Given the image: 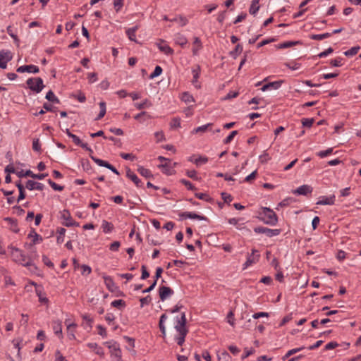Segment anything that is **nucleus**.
Returning a JSON list of instances; mask_svg holds the SVG:
<instances>
[{
    "mask_svg": "<svg viewBox=\"0 0 361 361\" xmlns=\"http://www.w3.org/2000/svg\"><path fill=\"white\" fill-rule=\"evenodd\" d=\"M186 317L185 312H182L180 317H176L175 329L178 333V336L176 337L178 345H182L185 342V338L188 334V330L186 326Z\"/></svg>",
    "mask_w": 361,
    "mask_h": 361,
    "instance_id": "f257e3e1",
    "label": "nucleus"
},
{
    "mask_svg": "<svg viewBox=\"0 0 361 361\" xmlns=\"http://www.w3.org/2000/svg\"><path fill=\"white\" fill-rule=\"evenodd\" d=\"M11 255L13 258V260L16 262H18V263L20 264L21 265L26 267H32L35 269H36V267L32 263L31 259L30 257H28L27 256H26L21 250H20L17 247H11Z\"/></svg>",
    "mask_w": 361,
    "mask_h": 361,
    "instance_id": "f03ea898",
    "label": "nucleus"
},
{
    "mask_svg": "<svg viewBox=\"0 0 361 361\" xmlns=\"http://www.w3.org/2000/svg\"><path fill=\"white\" fill-rule=\"evenodd\" d=\"M262 210L261 214L264 216L261 219L264 224L275 226L278 223L277 215L272 209L268 207H262Z\"/></svg>",
    "mask_w": 361,
    "mask_h": 361,
    "instance_id": "7ed1b4c3",
    "label": "nucleus"
},
{
    "mask_svg": "<svg viewBox=\"0 0 361 361\" xmlns=\"http://www.w3.org/2000/svg\"><path fill=\"white\" fill-rule=\"evenodd\" d=\"M108 348L110 350L111 356L113 361H122L121 360V351L120 349L119 344L114 341H110L104 343Z\"/></svg>",
    "mask_w": 361,
    "mask_h": 361,
    "instance_id": "20e7f679",
    "label": "nucleus"
},
{
    "mask_svg": "<svg viewBox=\"0 0 361 361\" xmlns=\"http://www.w3.org/2000/svg\"><path fill=\"white\" fill-rule=\"evenodd\" d=\"M26 84L32 91L36 93L40 92L44 87L42 79L39 77L29 78Z\"/></svg>",
    "mask_w": 361,
    "mask_h": 361,
    "instance_id": "39448f33",
    "label": "nucleus"
},
{
    "mask_svg": "<svg viewBox=\"0 0 361 361\" xmlns=\"http://www.w3.org/2000/svg\"><path fill=\"white\" fill-rule=\"evenodd\" d=\"M254 231L256 233H263L265 234L267 236L271 238L274 236H276L280 234L281 230L280 229H271L267 227L263 226H258L255 227L254 228Z\"/></svg>",
    "mask_w": 361,
    "mask_h": 361,
    "instance_id": "423d86ee",
    "label": "nucleus"
},
{
    "mask_svg": "<svg viewBox=\"0 0 361 361\" xmlns=\"http://www.w3.org/2000/svg\"><path fill=\"white\" fill-rule=\"evenodd\" d=\"M66 133L67 134V135L72 138L73 140V142L76 145H78V146H80L82 148L85 149V150L88 151L90 154H92L93 153V151L92 149L88 147L87 144V143H83L82 142V141L80 140V139L79 138V137H78L77 135H75V134H73L68 129H66Z\"/></svg>",
    "mask_w": 361,
    "mask_h": 361,
    "instance_id": "0eeeda50",
    "label": "nucleus"
},
{
    "mask_svg": "<svg viewBox=\"0 0 361 361\" xmlns=\"http://www.w3.org/2000/svg\"><path fill=\"white\" fill-rule=\"evenodd\" d=\"M260 257V255L259 254L258 250L255 249L252 250V253L249 255L247 257V260L243 264V269H247L248 267L252 265V264L257 263Z\"/></svg>",
    "mask_w": 361,
    "mask_h": 361,
    "instance_id": "6e6552de",
    "label": "nucleus"
},
{
    "mask_svg": "<svg viewBox=\"0 0 361 361\" xmlns=\"http://www.w3.org/2000/svg\"><path fill=\"white\" fill-rule=\"evenodd\" d=\"M16 175L19 177V178H23V177H27V176H30L32 178H35V179H39V180H42L44 179L46 176H47V173H39V174H35L32 173V171H31L30 170H27L25 172H24L23 170L20 171H18L16 173Z\"/></svg>",
    "mask_w": 361,
    "mask_h": 361,
    "instance_id": "1a4fd4ad",
    "label": "nucleus"
},
{
    "mask_svg": "<svg viewBox=\"0 0 361 361\" xmlns=\"http://www.w3.org/2000/svg\"><path fill=\"white\" fill-rule=\"evenodd\" d=\"M12 54L11 51H0V68H6L7 63L12 59Z\"/></svg>",
    "mask_w": 361,
    "mask_h": 361,
    "instance_id": "9d476101",
    "label": "nucleus"
},
{
    "mask_svg": "<svg viewBox=\"0 0 361 361\" xmlns=\"http://www.w3.org/2000/svg\"><path fill=\"white\" fill-rule=\"evenodd\" d=\"M91 159L99 166H103L111 170L113 173L115 174L119 175V172L118 170L111 164H110L109 162L104 161L102 159L96 158L92 155H90Z\"/></svg>",
    "mask_w": 361,
    "mask_h": 361,
    "instance_id": "9b49d317",
    "label": "nucleus"
},
{
    "mask_svg": "<svg viewBox=\"0 0 361 361\" xmlns=\"http://www.w3.org/2000/svg\"><path fill=\"white\" fill-rule=\"evenodd\" d=\"M173 290L168 286H161L159 288V295L161 301L166 300L173 294Z\"/></svg>",
    "mask_w": 361,
    "mask_h": 361,
    "instance_id": "f8f14e48",
    "label": "nucleus"
},
{
    "mask_svg": "<svg viewBox=\"0 0 361 361\" xmlns=\"http://www.w3.org/2000/svg\"><path fill=\"white\" fill-rule=\"evenodd\" d=\"M61 219L64 221L63 224L66 226L69 227L75 224L68 210L63 209L61 212Z\"/></svg>",
    "mask_w": 361,
    "mask_h": 361,
    "instance_id": "ddd939ff",
    "label": "nucleus"
},
{
    "mask_svg": "<svg viewBox=\"0 0 361 361\" xmlns=\"http://www.w3.org/2000/svg\"><path fill=\"white\" fill-rule=\"evenodd\" d=\"M200 72L201 68L200 65H196L192 68V73L193 75V78L192 80V83L197 89L200 88L201 87L200 82H198V78H200Z\"/></svg>",
    "mask_w": 361,
    "mask_h": 361,
    "instance_id": "4468645a",
    "label": "nucleus"
},
{
    "mask_svg": "<svg viewBox=\"0 0 361 361\" xmlns=\"http://www.w3.org/2000/svg\"><path fill=\"white\" fill-rule=\"evenodd\" d=\"M313 188L308 185H302L293 191V193L298 195H307L312 192Z\"/></svg>",
    "mask_w": 361,
    "mask_h": 361,
    "instance_id": "2eb2a0df",
    "label": "nucleus"
},
{
    "mask_svg": "<svg viewBox=\"0 0 361 361\" xmlns=\"http://www.w3.org/2000/svg\"><path fill=\"white\" fill-rule=\"evenodd\" d=\"M179 215L180 217H182L183 219H197V220H200V221H207V218L204 216H201V215L197 214L193 212H182Z\"/></svg>",
    "mask_w": 361,
    "mask_h": 361,
    "instance_id": "dca6fc26",
    "label": "nucleus"
},
{
    "mask_svg": "<svg viewBox=\"0 0 361 361\" xmlns=\"http://www.w3.org/2000/svg\"><path fill=\"white\" fill-rule=\"evenodd\" d=\"M16 71L18 73L27 72V73H37L39 71V69L37 66H35V65H25V66H21L18 67L17 68Z\"/></svg>",
    "mask_w": 361,
    "mask_h": 361,
    "instance_id": "f3484780",
    "label": "nucleus"
},
{
    "mask_svg": "<svg viewBox=\"0 0 361 361\" xmlns=\"http://www.w3.org/2000/svg\"><path fill=\"white\" fill-rule=\"evenodd\" d=\"M335 202V195H333L330 197L321 196L317 202L319 205H333Z\"/></svg>",
    "mask_w": 361,
    "mask_h": 361,
    "instance_id": "a211bd4d",
    "label": "nucleus"
},
{
    "mask_svg": "<svg viewBox=\"0 0 361 361\" xmlns=\"http://www.w3.org/2000/svg\"><path fill=\"white\" fill-rule=\"evenodd\" d=\"M159 49L166 55H173V49L166 44L164 40H161L159 43L157 44Z\"/></svg>",
    "mask_w": 361,
    "mask_h": 361,
    "instance_id": "6ab92c4d",
    "label": "nucleus"
},
{
    "mask_svg": "<svg viewBox=\"0 0 361 361\" xmlns=\"http://www.w3.org/2000/svg\"><path fill=\"white\" fill-rule=\"evenodd\" d=\"M26 188L30 190H42L44 189V185L41 183L35 182L32 180H29L27 181L25 185Z\"/></svg>",
    "mask_w": 361,
    "mask_h": 361,
    "instance_id": "aec40b11",
    "label": "nucleus"
},
{
    "mask_svg": "<svg viewBox=\"0 0 361 361\" xmlns=\"http://www.w3.org/2000/svg\"><path fill=\"white\" fill-rule=\"evenodd\" d=\"M126 176L130 179L137 187H141L142 186V182L139 179V178L137 176L136 174H135L130 169H128L126 171Z\"/></svg>",
    "mask_w": 361,
    "mask_h": 361,
    "instance_id": "412c9836",
    "label": "nucleus"
},
{
    "mask_svg": "<svg viewBox=\"0 0 361 361\" xmlns=\"http://www.w3.org/2000/svg\"><path fill=\"white\" fill-rule=\"evenodd\" d=\"M103 279L104 280V283L108 290H110L111 292H114L116 288V286L113 279L111 276L106 275L103 276Z\"/></svg>",
    "mask_w": 361,
    "mask_h": 361,
    "instance_id": "4be33fe9",
    "label": "nucleus"
},
{
    "mask_svg": "<svg viewBox=\"0 0 361 361\" xmlns=\"http://www.w3.org/2000/svg\"><path fill=\"white\" fill-rule=\"evenodd\" d=\"M138 25H135L133 27L128 28L126 32L128 39L136 43H137L138 42L136 39L135 32L138 30Z\"/></svg>",
    "mask_w": 361,
    "mask_h": 361,
    "instance_id": "5701e85b",
    "label": "nucleus"
},
{
    "mask_svg": "<svg viewBox=\"0 0 361 361\" xmlns=\"http://www.w3.org/2000/svg\"><path fill=\"white\" fill-rule=\"evenodd\" d=\"M53 330L54 334L59 338H62V324L61 321H54L53 322Z\"/></svg>",
    "mask_w": 361,
    "mask_h": 361,
    "instance_id": "b1692460",
    "label": "nucleus"
},
{
    "mask_svg": "<svg viewBox=\"0 0 361 361\" xmlns=\"http://www.w3.org/2000/svg\"><path fill=\"white\" fill-rule=\"evenodd\" d=\"M66 230L64 228H58L56 230V243L61 244L64 242V237Z\"/></svg>",
    "mask_w": 361,
    "mask_h": 361,
    "instance_id": "393cba45",
    "label": "nucleus"
},
{
    "mask_svg": "<svg viewBox=\"0 0 361 361\" xmlns=\"http://www.w3.org/2000/svg\"><path fill=\"white\" fill-rule=\"evenodd\" d=\"M170 161H166L159 165V168L162 169V172L166 175H171L173 173V169L170 166Z\"/></svg>",
    "mask_w": 361,
    "mask_h": 361,
    "instance_id": "a878e982",
    "label": "nucleus"
},
{
    "mask_svg": "<svg viewBox=\"0 0 361 361\" xmlns=\"http://www.w3.org/2000/svg\"><path fill=\"white\" fill-rule=\"evenodd\" d=\"M174 41L176 44L181 47L185 46L188 43V39H186V37L183 35H181L180 33L176 35Z\"/></svg>",
    "mask_w": 361,
    "mask_h": 361,
    "instance_id": "bb28decb",
    "label": "nucleus"
},
{
    "mask_svg": "<svg viewBox=\"0 0 361 361\" xmlns=\"http://www.w3.org/2000/svg\"><path fill=\"white\" fill-rule=\"evenodd\" d=\"M193 44L194 47L192 48V54L193 55H197L198 54V51L202 48V44L201 40L197 37H195L194 38Z\"/></svg>",
    "mask_w": 361,
    "mask_h": 361,
    "instance_id": "cd10ccee",
    "label": "nucleus"
},
{
    "mask_svg": "<svg viewBox=\"0 0 361 361\" xmlns=\"http://www.w3.org/2000/svg\"><path fill=\"white\" fill-rule=\"evenodd\" d=\"M167 319V316L166 314H163L160 317L159 327L164 337L166 336V327L164 325V322Z\"/></svg>",
    "mask_w": 361,
    "mask_h": 361,
    "instance_id": "c85d7f7f",
    "label": "nucleus"
},
{
    "mask_svg": "<svg viewBox=\"0 0 361 361\" xmlns=\"http://www.w3.org/2000/svg\"><path fill=\"white\" fill-rule=\"evenodd\" d=\"M151 118L146 111H142L134 116L135 120L139 121L140 123H144L146 120Z\"/></svg>",
    "mask_w": 361,
    "mask_h": 361,
    "instance_id": "c756f323",
    "label": "nucleus"
},
{
    "mask_svg": "<svg viewBox=\"0 0 361 361\" xmlns=\"http://www.w3.org/2000/svg\"><path fill=\"white\" fill-rule=\"evenodd\" d=\"M259 0H253L251 3L249 12L251 15H255L259 9Z\"/></svg>",
    "mask_w": 361,
    "mask_h": 361,
    "instance_id": "7c9ffc66",
    "label": "nucleus"
},
{
    "mask_svg": "<svg viewBox=\"0 0 361 361\" xmlns=\"http://www.w3.org/2000/svg\"><path fill=\"white\" fill-rule=\"evenodd\" d=\"M300 44V41H288L276 45L277 49L289 48L293 45Z\"/></svg>",
    "mask_w": 361,
    "mask_h": 361,
    "instance_id": "2f4dec72",
    "label": "nucleus"
},
{
    "mask_svg": "<svg viewBox=\"0 0 361 361\" xmlns=\"http://www.w3.org/2000/svg\"><path fill=\"white\" fill-rule=\"evenodd\" d=\"M243 51V47L241 44H238L235 49L230 52V56L233 59H236L237 56Z\"/></svg>",
    "mask_w": 361,
    "mask_h": 361,
    "instance_id": "473e14b6",
    "label": "nucleus"
},
{
    "mask_svg": "<svg viewBox=\"0 0 361 361\" xmlns=\"http://www.w3.org/2000/svg\"><path fill=\"white\" fill-rule=\"evenodd\" d=\"M190 161L195 164L197 166H200L203 164H206L208 161V158L206 157H200L197 159L190 158Z\"/></svg>",
    "mask_w": 361,
    "mask_h": 361,
    "instance_id": "72a5a7b5",
    "label": "nucleus"
},
{
    "mask_svg": "<svg viewBox=\"0 0 361 361\" xmlns=\"http://www.w3.org/2000/svg\"><path fill=\"white\" fill-rule=\"evenodd\" d=\"M100 111L95 120L98 121L103 118L106 114V103L104 102H100L99 104Z\"/></svg>",
    "mask_w": 361,
    "mask_h": 361,
    "instance_id": "f704fd0d",
    "label": "nucleus"
},
{
    "mask_svg": "<svg viewBox=\"0 0 361 361\" xmlns=\"http://www.w3.org/2000/svg\"><path fill=\"white\" fill-rule=\"evenodd\" d=\"M134 105L137 109L141 110L145 108L151 106L152 103L151 102L146 99L142 103H135Z\"/></svg>",
    "mask_w": 361,
    "mask_h": 361,
    "instance_id": "c9c22d12",
    "label": "nucleus"
},
{
    "mask_svg": "<svg viewBox=\"0 0 361 361\" xmlns=\"http://www.w3.org/2000/svg\"><path fill=\"white\" fill-rule=\"evenodd\" d=\"M137 171L139 172V173L141 176H142L147 178L152 176L151 171L149 169H145L143 166H139L137 169Z\"/></svg>",
    "mask_w": 361,
    "mask_h": 361,
    "instance_id": "e433bc0d",
    "label": "nucleus"
},
{
    "mask_svg": "<svg viewBox=\"0 0 361 361\" xmlns=\"http://www.w3.org/2000/svg\"><path fill=\"white\" fill-rule=\"evenodd\" d=\"M331 36V33L326 32V33H323V34L312 35L310 36V39H314V40H322V39L328 38Z\"/></svg>",
    "mask_w": 361,
    "mask_h": 361,
    "instance_id": "4c0bfd02",
    "label": "nucleus"
},
{
    "mask_svg": "<svg viewBox=\"0 0 361 361\" xmlns=\"http://www.w3.org/2000/svg\"><path fill=\"white\" fill-rule=\"evenodd\" d=\"M195 195L197 198L208 202H212L213 201V199L206 193L197 192Z\"/></svg>",
    "mask_w": 361,
    "mask_h": 361,
    "instance_id": "58836bf2",
    "label": "nucleus"
},
{
    "mask_svg": "<svg viewBox=\"0 0 361 361\" xmlns=\"http://www.w3.org/2000/svg\"><path fill=\"white\" fill-rule=\"evenodd\" d=\"M45 98L49 102H55L57 104L59 103V99L55 96L54 93L51 90H49L47 93Z\"/></svg>",
    "mask_w": 361,
    "mask_h": 361,
    "instance_id": "ea45409f",
    "label": "nucleus"
},
{
    "mask_svg": "<svg viewBox=\"0 0 361 361\" xmlns=\"http://www.w3.org/2000/svg\"><path fill=\"white\" fill-rule=\"evenodd\" d=\"M360 47L359 46L353 47L350 48V49L345 51L344 52V55L346 56H353L357 54L358 51L360 50Z\"/></svg>",
    "mask_w": 361,
    "mask_h": 361,
    "instance_id": "a19ab883",
    "label": "nucleus"
},
{
    "mask_svg": "<svg viewBox=\"0 0 361 361\" xmlns=\"http://www.w3.org/2000/svg\"><path fill=\"white\" fill-rule=\"evenodd\" d=\"M102 227L106 233H110L113 230V225L106 221H103Z\"/></svg>",
    "mask_w": 361,
    "mask_h": 361,
    "instance_id": "79ce46f5",
    "label": "nucleus"
},
{
    "mask_svg": "<svg viewBox=\"0 0 361 361\" xmlns=\"http://www.w3.org/2000/svg\"><path fill=\"white\" fill-rule=\"evenodd\" d=\"M218 360L219 361H231V357L226 351H224L218 355Z\"/></svg>",
    "mask_w": 361,
    "mask_h": 361,
    "instance_id": "37998d69",
    "label": "nucleus"
},
{
    "mask_svg": "<svg viewBox=\"0 0 361 361\" xmlns=\"http://www.w3.org/2000/svg\"><path fill=\"white\" fill-rule=\"evenodd\" d=\"M181 99L187 104L195 102L193 97L188 92H184L182 94Z\"/></svg>",
    "mask_w": 361,
    "mask_h": 361,
    "instance_id": "c03bdc74",
    "label": "nucleus"
},
{
    "mask_svg": "<svg viewBox=\"0 0 361 361\" xmlns=\"http://www.w3.org/2000/svg\"><path fill=\"white\" fill-rule=\"evenodd\" d=\"M343 60L341 57H338L331 60L330 64L334 67H341L343 66L342 61Z\"/></svg>",
    "mask_w": 361,
    "mask_h": 361,
    "instance_id": "a18cd8bd",
    "label": "nucleus"
},
{
    "mask_svg": "<svg viewBox=\"0 0 361 361\" xmlns=\"http://www.w3.org/2000/svg\"><path fill=\"white\" fill-rule=\"evenodd\" d=\"M283 83V80H277V81L269 82L268 85H269V90L270 89L277 90L281 86V85Z\"/></svg>",
    "mask_w": 361,
    "mask_h": 361,
    "instance_id": "49530a36",
    "label": "nucleus"
},
{
    "mask_svg": "<svg viewBox=\"0 0 361 361\" xmlns=\"http://www.w3.org/2000/svg\"><path fill=\"white\" fill-rule=\"evenodd\" d=\"M162 73V68L159 66H157L153 71L149 75L150 79H153L159 75H160Z\"/></svg>",
    "mask_w": 361,
    "mask_h": 361,
    "instance_id": "de8ad7c7",
    "label": "nucleus"
},
{
    "mask_svg": "<svg viewBox=\"0 0 361 361\" xmlns=\"http://www.w3.org/2000/svg\"><path fill=\"white\" fill-rule=\"evenodd\" d=\"M65 323L67 324V329L68 331V337L70 339L75 338V334L73 332L71 331V327H75L76 324L74 323H68V320H66Z\"/></svg>",
    "mask_w": 361,
    "mask_h": 361,
    "instance_id": "09e8293b",
    "label": "nucleus"
},
{
    "mask_svg": "<svg viewBox=\"0 0 361 361\" xmlns=\"http://www.w3.org/2000/svg\"><path fill=\"white\" fill-rule=\"evenodd\" d=\"M171 22H177L181 26H184L187 24L188 20L185 18L179 16L178 18H174L173 19L170 20Z\"/></svg>",
    "mask_w": 361,
    "mask_h": 361,
    "instance_id": "8fccbe9b",
    "label": "nucleus"
},
{
    "mask_svg": "<svg viewBox=\"0 0 361 361\" xmlns=\"http://www.w3.org/2000/svg\"><path fill=\"white\" fill-rule=\"evenodd\" d=\"M111 306L118 308L125 307L126 302L123 300H116L111 302Z\"/></svg>",
    "mask_w": 361,
    "mask_h": 361,
    "instance_id": "3c124183",
    "label": "nucleus"
},
{
    "mask_svg": "<svg viewBox=\"0 0 361 361\" xmlns=\"http://www.w3.org/2000/svg\"><path fill=\"white\" fill-rule=\"evenodd\" d=\"M48 183L49 184V185L54 190H56V191H62L63 190V186H61L58 184H56V183H54V181H52L51 179H49L48 180Z\"/></svg>",
    "mask_w": 361,
    "mask_h": 361,
    "instance_id": "603ef678",
    "label": "nucleus"
},
{
    "mask_svg": "<svg viewBox=\"0 0 361 361\" xmlns=\"http://www.w3.org/2000/svg\"><path fill=\"white\" fill-rule=\"evenodd\" d=\"M32 149L34 151L40 152L41 151V145L39 143V140L38 138L33 139L32 141Z\"/></svg>",
    "mask_w": 361,
    "mask_h": 361,
    "instance_id": "864d4df0",
    "label": "nucleus"
},
{
    "mask_svg": "<svg viewBox=\"0 0 361 361\" xmlns=\"http://www.w3.org/2000/svg\"><path fill=\"white\" fill-rule=\"evenodd\" d=\"M152 298L150 295H147L145 298H142L140 299V307H143L146 305H149L151 302Z\"/></svg>",
    "mask_w": 361,
    "mask_h": 361,
    "instance_id": "5fc2aeb1",
    "label": "nucleus"
},
{
    "mask_svg": "<svg viewBox=\"0 0 361 361\" xmlns=\"http://www.w3.org/2000/svg\"><path fill=\"white\" fill-rule=\"evenodd\" d=\"M237 134H238V131L237 130L232 131L229 134V135L227 136L226 138L224 140V143L226 144V145L230 143Z\"/></svg>",
    "mask_w": 361,
    "mask_h": 361,
    "instance_id": "6e6d98bb",
    "label": "nucleus"
},
{
    "mask_svg": "<svg viewBox=\"0 0 361 361\" xmlns=\"http://www.w3.org/2000/svg\"><path fill=\"white\" fill-rule=\"evenodd\" d=\"M314 121V118H302V124L304 127L310 128L312 126Z\"/></svg>",
    "mask_w": 361,
    "mask_h": 361,
    "instance_id": "4d7b16f0",
    "label": "nucleus"
},
{
    "mask_svg": "<svg viewBox=\"0 0 361 361\" xmlns=\"http://www.w3.org/2000/svg\"><path fill=\"white\" fill-rule=\"evenodd\" d=\"M333 152V148H329L324 151H320L317 153V155L321 157L324 158L325 157H327L328 155L331 154Z\"/></svg>",
    "mask_w": 361,
    "mask_h": 361,
    "instance_id": "13d9d810",
    "label": "nucleus"
},
{
    "mask_svg": "<svg viewBox=\"0 0 361 361\" xmlns=\"http://www.w3.org/2000/svg\"><path fill=\"white\" fill-rule=\"evenodd\" d=\"M180 183L187 187V188L190 190H195L196 188L188 180L182 179L180 180Z\"/></svg>",
    "mask_w": 361,
    "mask_h": 361,
    "instance_id": "bf43d9fd",
    "label": "nucleus"
},
{
    "mask_svg": "<svg viewBox=\"0 0 361 361\" xmlns=\"http://www.w3.org/2000/svg\"><path fill=\"white\" fill-rule=\"evenodd\" d=\"M212 124V123H207L206 125H203L202 126H199L196 128L194 129V133H200V132H204L207 130L208 127L209 126H211Z\"/></svg>",
    "mask_w": 361,
    "mask_h": 361,
    "instance_id": "052dcab7",
    "label": "nucleus"
},
{
    "mask_svg": "<svg viewBox=\"0 0 361 361\" xmlns=\"http://www.w3.org/2000/svg\"><path fill=\"white\" fill-rule=\"evenodd\" d=\"M81 268L82 269V275H86V276L89 275L91 273V271H92L91 267L90 266H88V265L82 264L81 266Z\"/></svg>",
    "mask_w": 361,
    "mask_h": 361,
    "instance_id": "680f3d73",
    "label": "nucleus"
},
{
    "mask_svg": "<svg viewBox=\"0 0 361 361\" xmlns=\"http://www.w3.org/2000/svg\"><path fill=\"white\" fill-rule=\"evenodd\" d=\"M334 51V49L331 47H329L325 51L319 53L317 56L319 58H323L327 56L329 54H331Z\"/></svg>",
    "mask_w": 361,
    "mask_h": 361,
    "instance_id": "e2e57ef3",
    "label": "nucleus"
},
{
    "mask_svg": "<svg viewBox=\"0 0 361 361\" xmlns=\"http://www.w3.org/2000/svg\"><path fill=\"white\" fill-rule=\"evenodd\" d=\"M141 270H142L141 279L145 280V279H147L149 276V273L147 270V268L145 265L142 266Z\"/></svg>",
    "mask_w": 361,
    "mask_h": 361,
    "instance_id": "0e129e2a",
    "label": "nucleus"
},
{
    "mask_svg": "<svg viewBox=\"0 0 361 361\" xmlns=\"http://www.w3.org/2000/svg\"><path fill=\"white\" fill-rule=\"evenodd\" d=\"M221 197L228 204L233 200L232 196L226 192H221Z\"/></svg>",
    "mask_w": 361,
    "mask_h": 361,
    "instance_id": "69168bd1",
    "label": "nucleus"
},
{
    "mask_svg": "<svg viewBox=\"0 0 361 361\" xmlns=\"http://www.w3.org/2000/svg\"><path fill=\"white\" fill-rule=\"evenodd\" d=\"M338 343H336V341H331L325 345L324 349L326 350H332L338 347Z\"/></svg>",
    "mask_w": 361,
    "mask_h": 361,
    "instance_id": "338daca9",
    "label": "nucleus"
},
{
    "mask_svg": "<svg viewBox=\"0 0 361 361\" xmlns=\"http://www.w3.org/2000/svg\"><path fill=\"white\" fill-rule=\"evenodd\" d=\"M42 262L46 266H47L49 267H51V268L54 267V264L51 262V261L49 259V258L47 256H46V255L42 256Z\"/></svg>",
    "mask_w": 361,
    "mask_h": 361,
    "instance_id": "774afa93",
    "label": "nucleus"
}]
</instances>
